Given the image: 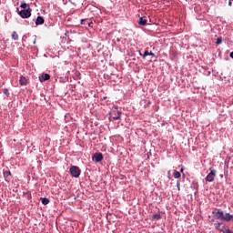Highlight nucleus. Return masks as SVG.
Instances as JSON below:
<instances>
[{
    "mask_svg": "<svg viewBox=\"0 0 233 233\" xmlns=\"http://www.w3.org/2000/svg\"><path fill=\"white\" fill-rule=\"evenodd\" d=\"M147 56H156V55L152 52H148V51H145L144 55H143V57H147Z\"/></svg>",
    "mask_w": 233,
    "mask_h": 233,
    "instance_id": "nucleus-17",
    "label": "nucleus"
},
{
    "mask_svg": "<svg viewBox=\"0 0 233 233\" xmlns=\"http://www.w3.org/2000/svg\"><path fill=\"white\" fill-rule=\"evenodd\" d=\"M152 219H157L159 220L161 219V214L160 213H156L152 216Z\"/></svg>",
    "mask_w": 233,
    "mask_h": 233,
    "instance_id": "nucleus-16",
    "label": "nucleus"
},
{
    "mask_svg": "<svg viewBox=\"0 0 233 233\" xmlns=\"http://www.w3.org/2000/svg\"><path fill=\"white\" fill-rule=\"evenodd\" d=\"M20 8H23V10H27L28 8H30V5H28L26 3H22L20 5Z\"/></svg>",
    "mask_w": 233,
    "mask_h": 233,
    "instance_id": "nucleus-12",
    "label": "nucleus"
},
{
    "mask_svg": "<svg viewBox=\"0 0 233 233\" xmlns=\"http://www.w3.org/2000/svg\"><path fill=\"white\" fill-rule=\"evenodd\" d=\"M44 24H45V18H43V16H37L35 20L36 26H39V25H44Z\"/></svg>",
    "mask_w": 233,
    "mask_h": 233,
    "instance_id": "nucleus-10",
    "label": "nucleus"
},
{
    "mask_svg": "<svg viewBox=\"0 0 233 233\" xmlns=\"http://www.w3.org/2000/svg\"><path fill=\"white\" fill-rule=\"evenodd\" d=\"M3 94H5V96H10V92L8 91L7 88H5V89L3 90Z\"/></svg>",
    "mask_w": 233,
    "mask_h": 233,
    "instance_id": "nucleus-19",
    "label": "nucleus"
},
{
    "mask_svg": "<svg viewBox=\"0 0 233 233\" xmlns=\"http://www.w3.org/2000/svg\"><path fill=\"white\" fill-rule=\"evenodd\" d=\"M223 43V39L221 37L217 38L216 45H221Z\"/></svg>",
    "mask_w": 233,
    "mask_h": 233,
    "instance_id": "nucleus-18",
    "label": "nucleus"
},
{
    "mask_svg": "<svg viewBox=\"0 0 233 233\" xmlns=\"http://www.w3.org/2000/svg\"><path fill=\"white\" fill-rule=\"evenodd\" d=\"M12 39H14V41H17L19 39V35H17V32L14 31L12 33Z\"/></svg>",
    "mask_w": 233,
    "mask_h": 233,
    "instance_id": "nucleus-13",
    "label": "nucleus"
},
{
    "mask_svg": "<svg viewBox=\"0 0 233 233\" xmlns=\"http://www.w3.org/2000/svg\"><path fill=\"white\" fill-rule=\"evenodd\" d=\"M180 172H183V168L180 169Z\"/></svg>",
    "mask_w": 233,
    "mask_h": 233,
    "instance_id": "nucleus-27",
    "label": "nucleus"
},
{
    "mask_svg": "<svg viewBox=\"0 0 233 233\" xmlns=\"http://www.w3.org/2000/svg\"><path fill=\"white\" fill-rule=\"evenodd\" d=\"M87 25H88L89 27H92V25H94V23H92V22H87Z\"/></svg>",
    "mask_w": 233,
    "mask_h": 233,
    "instance_id": "nucleus-22",
    "label": "nucleus"
},
{
    "mask_svg": "<svg viewBox=\"0 0 233 233\" xmlns=\"http://www.w3.org/2000/svg\"><path fill=\"white\" fill-rule=\"evenodd\" d=\"M87 21H88V19H82L81 20V25H86Z\"/></svg>",
    "mask_w": 233,
    "mask_h": 233,
    "instance_id": "nucleus-20",
    "label": "nucleus"
},
{
    "mask_svg": "<svg viewBox=\"0 0 233 233\" xmlns=\"http://www.w3.org/2000/svg\"><path fill=\"white\" fill-rule=\"evenodd\" d=\"M177 190H181V184L179 181L177 182Z\"/></svg>",
    "mask_w": 233,
    "mask_h": 233,
    "instance_id": "nucleus-21",
    "label": "nucleus"
},
{
    "mask_svg": "<svg viewBox=\"0 0 233 233\" xmlns=\"http://www.w3.org/2000/svg\"><path fill=\"white\" fill-rule=\"evenodd\" d=\"M226 233H232V231L230 229H227Z\"/></svg>",
    "mask_w": 233,
    "mask_h": 233,
    "instance_id": "nucleus-24",
    "label": "nucleus"
},
{
    "mask_svg": "<svg viewBox=\"0 0 233 233\" xmlns=\"http://www.w3.org/2000/svg\"><path fill=\"white\" fill-rule=\"evenodd\" d=\"M41 202L44 204V205H48V203H50V199L46 198H41Z\"/></svg>",
    "mask_w": 233,
    "mask_h": 233,
    "instance_id": "nucleus-15",
    "label": "nucleus"
},
{
    "mask_svg": "<svg viewBox=\"0 0 233 233\" xmlns=\"http://www.w3.org/2000/svg\"><path fill=\"white\" fill-rule=\"evenodd\" d=\"M138 25H140L141 26H147V18L145 16L140 17L138 21Z\"/></svg>",
    "mask_w": 233,
    "mask_h": 233,
    "instance_id": "nucleus-9",
    "label": "nucleus"
},
{
    "mask_svg": "<svg viewBox=\"0 0 233 233\" xmlns=\"http://www.w3.org/2000/svg\"><path fill=\"white\" fill-rule=\"evenodd\" d=\"M18 15L22 17V19H28L32 15V8L28 7L27 9H22L19 11V8H16Z\"/></svg>",
    "mask_w": 233,
    "mask_h": 233,
    "instance_id": "nucleus-2",
    "label": "nucleus"
},
{
    "mask_svg": "<svg viewBox=\"0 0 233 233\" xmlns=\"http://www.w3.org/2000/svg\"><path fill=\"white\" fill-rule=\"evenodd\" d=\"M212 215L214 219H220V221H227L228 223L229 221H232V215L229 213H224L223 211H212Z\"/></svg>",
    "mask_w": 233,
    "mask_h": 233,
    "instance_id": "nucleus-1",
    "label": "nucleus"
},
{
    "mask_svg": "<svg viewBox=\"0 0 233 233\" xmlns=\"http://www.w3.org/2000/svg\"><path fill=\"white\" fill-rule=\"evenodd\" d=\"M69 172L73 177H79V176H81V169H79L77 166H72Z\"/></svg>",
    "mask_w": 233,
    "mask_h": 233,
    "instance_id": "nucleus-3",
    "label": "nucleus"
},
{
    "mask_svg": "<svg viewBox=\"0 0 233 233\" xmlns=\"http://www.w3.org/2000/svg\"><path fill=\"white\" fill-rule=\"evenodd\" d=\"M228 6H232V2H228Z\"/></svg>",
    "mask_w": 233,
    "mask_h": 233,
    "instance_id": "nucleus-25",
    "label": "nucleus"
},
{
    "mask_svg": "<svg viewBox=\"0 0 233 233\" xmlns=\"http://www.w3.org/2000/svg\"><path fill=\"white\" fill-rule=\"evenodd\" d=\"M50 79V75L48 74H42V76H39L40 83H45V81H48Z\"/></svg>",
    "mask_w": 233,
    "mask_h": 233,
    "instance_id": "nucleus-7",
    "label": "nucleus"
},
{
    "mask_svg": "<svg viewBox=\"0 0 233 233\" xmlns=\"http://www.w3.org/2000/svg\"><path fill=\"white\" fill-rule=\"evenodd\" d=\"M229 57H231V59H233V51L229 54Z\"/></svg>",
    "mask_w": 233,
    "mask_h": 233,
    "instance_id": "nucleus-23",
    "label": "nucleus"
},
{
    "mask_svg": "<svg viewBox=\"0 0 233 233\" xmlns=\"http://www.w3.org/2000/svg\"><path fill=\"white\" fill-rule=\"evenodd\" d=\"M19 84L21 86H26V85H28V80L25 76H20Z\"/></svg>",
    "mask_w": 233,
    "mask_h": 233,
    "instance_id": "nucleus-8",
    "label": "nucleus"
},
{
    "mask_svg": "<svg viewBox=\"0 0 233 233\" xmlns=\"http://www.w3.org/2000/svg\"><path fill=\"white\" fill-rule=\"evenodd\" d=\"M109 116L112 119H114V121H117L121 119V111L113 110L109 112Z\"/></svg>",
    "mask_w": 233,
    "mask_h": 233,
    "instance_id": "nucleus-4",
    "label": "nucleus"
},
{
    "mask_svg": "<svg viewBox=\"0 0 233 233\" xmlns=\"http://www.w3.org/2000/svg\"><path fill=\"white\" fill-rule=\"evenodd\" d=\"M34 45H35V40L34 41Z\"/></svg>",
    "mask_w": 233,
    "mask_h": 233,
    "instance_id": "nucleus-28",
    "label": "nucleus"
},
{
    "mask_svg": "<svg viewBox=\"0 0 233 233\" xmlns=\"http://www.w3.org/2000/svg\"><path fill=\"white\" fill-rule=\"evenodd\" d=\"M6 174H9V176H10L11 173H10V171H8V172H6Z\"/></svg>",
    "mask_w": 233,
    "mask_h": 233,
    "instance_id": "nucleus-26",
    "label": "nucleus"
},
{
    "mask_svg": "<svg viewBox=\"0 0 233 233\" xmlns=\"http://www.w3.org/2000/svg\"><path fill=\"white\" fill-rule=\"evenodd\" d=\"M92 160L96 163H101V161H103V153H95L93 155Z\"/></svg>",
    "mask_w": 233,
    "mask_h": 233,
    "instance_id": "nucleus-6",
    "label": "nucleus"
},
{
    "mask_svg": "<svg viewBox=\"0 0 233 233\" xmlns=\"http://www.w3.org/2000/svg\"><path fill=\"white\" fill-rule=\"evenodd\" d=\"M173 177H175V179H179V177H181V173L175 170L173 173Z\"/></svg>",
    "mask_w": 233,
    "mask_h": 233,
    "instance_id": "nucleus-14",
    "label": "nucleus"
},
{
    "mask_svg": "<svg viewBox=\"0 0 233 233\" xmlns=\"http://www.w3.org/2000/svg\"><path fill=\"white\" fill-rule=\"evenodd\" d=\"M222 225H223V223H221V222H218V223H215L214 224V227H215V228L217 229V230H223V227H222Z\"/></svg>",
    "mask_w": 233,
    "mask_h": 233,
    "instance_id": "nucleus-11",
    "label": "nucleus"
},
{
    "mask_svg": "<svg viewBox=\"0 0 233 233\" xmlns=\"http://www.w3.org/2000/svg\"><path fill=\"white\" fill-rule=\"evenodd\" d=\"M210 173L206 177V181H208V183H212L216 177V169L210 168Z\"/></svg>",
    "mask_w": 233,
    "mask_h": 233,
    "instance_id": "nucleus-5",
    "label": "nucleus"
}]
</instances>
